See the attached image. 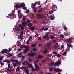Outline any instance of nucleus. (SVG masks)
I'll return each instance as SVG.
<instances>
[{
	"instance_id": "obj_49",
	"label": "nucleus",
	"mask_w": 74,
	"mask_h": 74,
	"mask_svg": "<svg viewBox=\"0 0 74 74\" xmlns=\"http://www.w3.org/2000/svg\"><path fill=\"white\" fill-rule=\"evenodd\" d=\"M21 30H23V29H24V27H23V26L21 27Z\"/></svg>"
},
{
	"instance_id": "obj_58",
	"label": "nucleus",
	"mask_w": 74,
	"mask_h": 74,
	"mask_svg": "<svg viewBox=\"0 0 74 74\" xmlns=\"http://www.w3.org/2000/svg\"><path fill=\"white\" fill-rule=\"evenodd\" d=\"M2 54H4V53H5V52L3 50L2 51Z\"/></svg>"
},
{
	"instance_id": "obj_53",
	"label": "nucleus",
	"mask_w": 74,
	"mask_h": 74,
	"mask_svg": "<svg viewBox=\"0 0 74 74\" xmlns=\"http://www.w3.org/2000/svg\"><path fill=\"white\" fill-rule=\"evenodd\" d=\"M53 54H54V55H57V52H52Z\"/></svg>"
},
{
	"instance_id": "obj_32",
	"label": "nucleus",
	"mask_w": 74,
	"mask_h": 74,
	"mask_svg": "<svg viewBox=\"0 0 74 74\" xmlns=\"http://www.w3.org/2000/svg\"><path fill=\"white\" fill-rule=\"evenodd\" d=\"M26 18L25 16H23L22 19V20L23 21H25L26 20Z\"/></svg>"
},
{
	"instance_id": "obj_7",
	"label": "nucleus",
	"mask_w": 74,
	"mask_h": 74,
	"mask_svg": "<svg viewBox=\"0 0 74 74\" xmlns=\"http://www.w3.org/2000/svg\"><path fill=\"white\" fill-rule=\"evenodd\" d=\"M53 10L54 11H56L57 10V6L56 5H53L52 6Z\"/></svg>"
},
{
	"instance_id": "obj_22",
	"label": "nucleus",
	"mask_w": 74,
	"mask_h": 74,
	"mask_svg": "<svg viewBox=\"0 0 74 74\" xmlns=\"http://www.w3.org/2000/svg\"><path fill=\"white\" fill-rule=\"evenodd\" d=\"M26 63L27 64V63H28V61H25L23 62H22V64L23 65H25V64Z\"/></svg>"
},
{
	"instance_id": "obj_34",
	"label": "nucleus",
	"mask_w": 74,
	"mask_h": 74,
	"mask_svg": "<svg viewBox=\"0 0 74 74\" xmlns=\"http://www.w3.org/2000/svg\"><path fill=\"white\" fill-rule=\"evenodd\" d=\"M30 29L32 31V30H34V27H31Z\"/></svg>"
},
{
	"instance_id": "obj_37",
	"label": "nucleus",
	"mask_w": 74,
	"mask_h": 74,
	"mask_svg": "<svg viewBox=\"0 0 74 74\" xmlns=\"http://www.w3.org/2000/svg\"><path fill=\"white\" fill-rule=\"evenodd\" d=\"M53 67H51L50 68V69L49 70V71H52L53 70Z\"/></svg>"
},
{
	"instance_id": "obj_17",
	"label": "nucleus",
	"mask_w": 74,
	"mask_h": 74,
	"mask_svg": "<svg viewBox=\"0 0 74 74\" xmlns=\"http://www.w3.org/2000/svg\"><path fill=\"white\" fill-rule=\"evenodd\" d=\"M22 4L25 5V6L23 5L22 7H23V10H27V8L26 7H25V6H26V5L23 3H22Z\"/></svg>"
},
{
	"instance_id": "obj_23",
	"label": "nucleus",
	"mask_w": 74,
	"mask_h": 74,
	"mask_svg": "<svg viewBox=\"0 0 74 74\" xmlns=\"http://www.w3.org/2000/svg\"><path fill=\"white\" fill-rule=\"evenodd\" d=\"M49 37H50L51 39H54V38H56V37L53 36L52 35H50Z\"/></svg>"
},
{
	"instance_id": "obj_50",
	"label": "nucleus",
	"mask_w": 74,
	"mask_h": 74,
	"mask_svg": "<svg viewBox=\"0 0 74 74\" xmlns=\"http://www.w3.org/2000/svg\"><path fill=\"white\" fill-rule=\"evenodd\" d=\"M67 52H64L63 53V55H64V56L65 55H66V53H67Z\"/></svg>"
},
{
	"instance_id": "obj_4",
	"label": "nucleus",
	"mask_w": 74,
	"mask_h": 74,
	"mask_svg": "<svg viewBox=\"0 0 74 74\" xmlns=\"http://www.w3.org/2000/svg\"><path fill=\"white\" fill-rule=\"evenodd\" d=\"M23 6H25V5L21 3L19 5L18 4H16L14 6V7H16V8L17 9V8H19L20 7H22Z\"/></svg>"
},
{
	"instance_id": "obj_36",
	"label": "nucleus",
	"mask_w": 74,
	"mask_h": 74,
	"mask_svg": "<svg viewBox=\"0 0 74 74\" xmlns=\"http://www.w3.org/2000/svg\"><path fill=\"white\" fill-rule=\"evenodd\" d=\"M53 12V10H51V11H49V13L50 14H52Z\"/></svg>"
},
{
	"instance_id": "obj_45",
	"label": "nucleus",
	"mask_w": 74,
	"mask_h": 74,
	"mask_svg": "<svg viewBox=\"0 0 74 74\" xmlns=\"http://www.w3.org/2000/svg\"><path fill=\"white\" fill-rule=\"evenodd\" d=\"M64 30H67V27L65 26H64Z\"/></svg>"
},
{
	"instance_id": "obj_63",
	"label": "nucleus",
	"mask_w": 74,
	"mask_h": 74,
	"mask_svg": "<svg viewBox=\"0 0 74 74\" xmlns=\"http://www.w3.org/2000/svg\"><path fill=\"white\" fill-rule=\"evenodd\" d=\"M56 40H53V43H55L56 42Z\"/></svg>"
},
{
	"instance_id": "obj_20",
	"label": "nucleus",
	"mask_w": 74,
	"mask_h": 74,
	"mask_svg": "<svg viewBox=\"0 0 74 74\" xmlns=\"http://www.w3.org/2000/svg\"><path fill=\"white\" fill-rule=\"evenodd\" d=\"M60 38L61 39H63V38H64V36L63 35L60 34Z\"/></svg>"
},
{
	"instance_id": "obj_12",
	"label": "nucleus",
	"mask_w": 74,
	"mask_h": 74,
	"mask_svg": "<svg viewBox=\"0 0 74 74\" xmlns=\"http://www.w3.org/2000/svg\"><path fill=\"white\" fill-rule=\"evenodd\" d=\"M35 70L36 71H38L39 69H40V68L38 67V66L37 65V64H35Z\"/></svg>"
},
{
	"instance_id": "obj_18",
	"label": "nucleus",
	"mask_w": 74,
	"mask_h": 74,
	"mask_svg": "<svg viewBox=\"0 0 74 74\" xmlns=\"http://www.w3.org/2000/svg\"><path fill=\"white\" fill-rule=\"evenodd\" d=\"M55 17L53 16L52 15H51L50 16V19L52 20H54V19H55Z\"/></svg>"
},
{
	"instance_id": "obj_11",
	"label": "nucleus",
	"mask_w": 74,
	"mask_h": 74,
	"mask_svg": "<svg viewBox=\"0 0 74 74\" xmlns=\"http://www.w3.org/2000/svg\"><path fill=\"white\" fill-rule=\"evenodd\" d=\"M46 35H44L43 37V38H45L46 40H49V37H48Z\"/></svg>"
},
{
	"instance_id": "obj_16",
	"label": "nucleus",
	"mask_w": 74,
	"mask_h": 74,
	"mask_svg": "<svg viewBox=\"0 0 74 74\" xmlns=\"http://www.w3.org/2000/svg\"><path fill=\"white\" fill-rule=\"evenodd\" d=\"M26 65H27L28 66H29L30 68H32L33 67V66H32V64H30L29 63H27L26 64Z\"/></svg>"
},
{
	"instance_id": "obj_51",
	"label": "nucleus",
	"mask_w": 74,
	"mask_h": 74,
	"mask_svg": "<svg viewBox=\"0 0 74 74\" xmlns=\"http://www.w3.org/2000/svg\"><path fill=\"white\" fill-rule=\"evenodd\" d=\"M12 55H13V54H10L9 55H8V57H11V56H12Z\"/></svg>"
},
{
	"instance_id": "obj_15",
	"label": "nucleus",
	"mask_w": 74,
	"mask_h": 74,
	"mask_svg": "<svg viewBox=\"0 0 74 74\" xmlns=\"http://www.w3.org/2000/svg\"><path fill=\"white\" fill-rule=\"evenodd\" d=\"M56 44H57V45H55L54 46V47L55 49H56V48H59V46L58 45V43H56Z\"/></svg>"
},
{
	"instance_id": "obj_61",
	"label": "nucleus",
	"mask_w": 74,
	"mask_h": 74,
	"mask_svg": "<svg viewBox=\"0 0 74 74\" xmlns=\"http://www.w3.org/2000/svg\"><path fill=\"white\" fill-rule=\"evenodd\" d=\"M37 50V49H36V48H34L33 49V51H36V50Z\"/></svg>"
},
{
	"instance_id": "obj_9",
	"label": "nucleus",
	"mask_w": 74,
	"mask_h": 74,
	"mask_svg": "<svg viewBox=\"0 0 74 74\" xmlns=\"http://www.w3.org/2000/svg\"><path fill=\"white\" fill-rule=\"evenodd\" d=\"M61 64V61H58L54 64V66H59Z\"/></svg>"
},
{
	"instance_id": "obj_46",
	"label": "nucleus",
	"mask_w": 74,
	"mask_h": 74,
	"mask_svg": "<svg viewBox=\"0 0 74 74\" xmlns=\"http://www.w3.org/2000/svg\"><path fill=\"white\" fill-rule=\"evenodd\" d=\"M27 22L28 23H30L31 22V21L29 19H28L27 21Z\"/></svg>"
},
{
	"instance_id": "obj_57",
	"label": "nucleus",
	"mask_w": 74,
	"mask_h": 74,
	"mask_svg": "<svg viewBox=\"0 0 74 74\" xmlns=\"http://www.w3.org/2000/svg\"><path fill=\"white\" fill-rule=\"evenodd\" d=\"M38 40H41V37H39L38 38Z\"/></svg>"
},
{
	"instance_id": "obj_28",
	"label": "nucleus",
	"mask_w": 74,
	"mask_h": 74,
	"mask_svg": "<svg viewBox=\"0 0 74 74\" xmlns=\"http://www.w3.org/2000/svg\"><path fill=\"white\" fill-rule=\"evenodd\" d=\"M15 29L16 31H17L18 32L19 31V28L18 27H16Z\"/></svg>"
},
{
	"instance_id": "obj_54",
	"label": "nucleus",
	"mask_w": 74,
	"mask_h": 74,
	"mask_svg": "<svg viewBox=\"0 0 74 74\" xmlns=\"http://www.w3.org/2000/svg\"><path fill=\"white\" fill-rule=\"evenodd\" d=\"M32 39V37H29V41H31Z\"/></svg>"
},
{
	"instance_id": "obj_47",
	"label": "nucleus",
	"mask_w": 74,
	"mask_h": 74,
	"mask_svg": "<svg viewBox=\"0 0 74 74\" xmlns=\"http://www.w3.org/2000/svg\"><path fill=\"white\" fill-rule=\"evenodd\" d=\"M33 60L32 59H31L30 57H29V58H28V60H29V62H32V60Z\"/></svg>"
},
{
	"instance_id": "obj_26",
	"label": "nucleus",
	"mask_w": 74,
	"mask_h": 74,
	"mask_svg": "<svg viewBox=\"0 0 74 74\" xmlns=\"http://www.w3.org/2000/svg\"><path fill=\"white\" fill-rule=\"evenodd\" d=\"M7 72L8 73V71H9V72H11L12 70H11V69L8 68H7Z\"/></svg>"
},
{
	"instance_id": "obj_27",
	"label": "nucleus",
	"mask_w": 74,
	"mask_h": 74,
	"mask_svg": "<svg viewBox=\"0 0 74 74\" xmlns=\"http://www.w3.org/2000/svg\"><path fill=\"white\" fill-rule=\"evenodd\" d=\"M36 46V44H32L31 45V47H34Z\"/></svg>"
},
{
	"instance_id": "obj_31",
	"label": "nucleus",
	"mask_w": 74,
	"mask_h": 74,
	"mask_svg": "<svg viewBox=\"0 0 74 74\" xmlns=\"http://www.w3.org/2000/svg\"><path fill=\"white\" fill-rule=\"evenodd\" d=\"M70 48H68L65 51V52H69L70 51Z\"/></svg>"
},
{
	"instance_id": "obj_13",
	"label": "nucleus",
	"mask_w": 74,
	"mask_h": 74,
	"mask_svg": "<svg viewBox=\"0 0 74 74\" xmlns=\"http://www.w3.org/2000/svg\"><path fill=\"white\" fill-rule=\"evenodd\" d=\"M3 62H7V63L10 64L11 63V61H9L8 60H4L3 61Z\"/></svg>"
},
{
	"instance_id": "obj_52",
	"label": "nucleus",
	"mask_w": 74,
	"mask_h": 74,
	"mask_svg": "<svg viewBox=\"0 0 74 74\" xmlns=\"http://www.w3.org/2000/svg\"><path fill=\"white\" fill-rule=\"evenodd\" d=\"M26 56L25 55V56H23L22 55V56H21V59H23V58H25V57Z\"/></svg>"
},
{
	"instance_id": "obj_64",
	"label": "nucleus",
	"mask_w": 74,
	"mask_h": 74,
	"mask_svg": "<svg viewBox=\"0 0 74 74\" xmlns=\"http://www.w3.org/2000/svg\"><path fill=\"white\" fill-rule=\"evenodd\" d=\"M48 30V28H46L44 29V30Z\"/></svg>"
},
{
	"instance_id": "obj_3",
	"label": "nucleus",
	"mask_w": 74,
	"mask_h": 74,
	"mask_svg": "<svg viewBox=\"0 0 74 74\" xmlns=\"http://www.w3.org/2000/svg\"><path fill=\"white\" fill-rule=\"evenodd\" d=\"M44 17V15L42 14H38L37 15V18L38 19H42Z\"/></svg>"
},
{
	"instance_id": "obj_5",
	"label": "nucleus",
	"mask_w": 74,
	"mask_h": 74,
	"mask_svg": "<svg viewBox=\"0 0 74 74\" xmlns=\"http://www.w3.org/2000/svg\"><path fill=\"white\" fill-rule=\"evenodd\" d=\"M37 4V2H35V3H34V4H33L32 5V6L33 7H34V8H33V10H34V12H37V10H36V9H37V8H35V6H36V4Z\"/></svg>"
},
{
	"instance_id": "obj_42",
	"label": "nucleus",
	"mask_w": 74,
	"mask_h": 74,
	"mask_svg": "<svg viewBox=\"0 0 74 74\" xmlns=\"http://www.w3.org/2000/svg\"><path fill=\"white\" fill-rule=\"evenodd\" d=\"M28 26H29V27H32V26H33V25H32V23H30L28 24Z\"/></svg>"
},
{
	"instance_id": "obj_62",
	"label": "nucleus",
	"mask_w": 74,
	"mask_h": 74,
	"mask_svg": "<svg viewBox=\"0 0 74 74\" xmlns=\"http://www.w3.org/2000/svg\"><path fill=\"white\" fill-rule=\"evenodd\" d=\"M15 60H11V62H15Z\"/></svg>"
},
{
	"instance_id": "obj_29",
	"label": "nucleus",
	"mask_w": 74,
	"mask_h": 74,
	"mask_svg": "<svg viewBox=\"0 0 74 74\" xmlns=\"http://www.w3.org/2000/svg\"><path fill=\"white\" fill-rule=\"evenodd\" d=\"M8 68H9V69H11L12 68V67L11 66V64H8Z\"/></svg>"
},
{
	"instance_id": "obj_2",
	"label": "nucleus",
	"mask_w": 74,
	"mask_h": 74,
	"mask_svg": "<svg viewBox=\"0 0 74 74\" xmlns=\"http://www.w3.org/2000/svg\"><path fill=\"white\" fill-rule=\"evenodd\" d=\"M15 11H13L12 12V14L10 13L8 14V15L9 16V18H11V19H13L14 18H16V15L15 14H14Z\"/></svg>"
},
{
	"instance_id": "obj_14",
	"label": "nucleus",
	"mask_w": 74,
	"mask_h": 74,
	"mask_svg": "<svg viewBox=\"0 0 74 74\" xmlns=\"http://www.w3.org/2000/svg\"><path fill=\"white\" fill-rule=\"evenodd\" d=\"M54 71H56V72L58 73V72H59V71H60V70L59 68H58L57 69H54Z\"/></svg>"
},
{
	"instance_id": "obj_10",
	"label": "nucleus",
	"mask_w": 74,
	"mask_h": 74,
	"mask_svg": "<svg viewBox=\"0 0 74 74\" xmlns=\"http://www.w3.org/2000/svg\"><path fill=\"white\" fill-rule=\"evenodd\" d=\"M28 69V67H25L24 68V70H25V72L27 74H29V71H28L26 69Z\"/></svg>"
},
{
	"instance_id": "obj_38",
	"label": "nucleus",
	"mask_w": 74,
	"mask_h": 74,
	"mask_svg": "<svg viewBox=\"0 0 74 74\" xmlns=\"http://www.w3.org/2000/svg\"><path fill=\"white\" fill-rule=\"evenodd\" d=\"M54 62H52L51 63L49 64L50 66H52L54 64Z\"/></svg>"
},
{
	"instance_id": "obj_41",
	"label": "nucleus",
	"mask_w": 74,
	"mask_h": 74,
	"mask_svg": "<svg viewBox=\"0 0 74 74\" xmlns=\"http://www.w3.org/2000/svg\"><path fill=\"white\" fill-rule=\"evenodd\" d=\"M67 46L68 47H69V48H70L71 47V44H67Z\"/></svg>"
},
{
	"instance_id": "obj_59",
	"label": "nucleus",
	"mask_w": 74,
	"mask_h": 74,
	"mask_svg": "<svg viewBox=\"0 0 74 74\" xmlns=\"http://www.w3.org/2000/svg\"><path fill=\"white\" fill-rule=\"evenodd\" d=\"M2 54H4V53H5V52L3 50L2 51Z\"/></svg>"
},
{
	"instance_id": "obj_21",
	"label": "nucleus",
	"mask_w": 74,
	"mask_h": 74,
	"mask_svg": "<svg viewBox=\"0 0 74 74\" xmlns=\"http://www.w3.org/2000/svg\"><path fill=\"white\" fill-rule=\"evenodd\" d=\"M43 52L44 54H46L48 53V51H47V49H45L44 51H43Z\"/></svg>"
},
{
	"instance_id": "obj_44",
	"label": "nucleus",
	"mask_w": 74,
	"mask_h": 74,
	"mask_svg": "<svg viewBox=\"0 0 74 74\" xmlns=\"http://www.w3.org/2000/svg\"><path fill=\"white\" fill-rule=\"evenodd\" d=\"M16 63H14L13 64V67H16Z\"/></svg>"
},
{
	"instance_id": "obj_56",
	"label": "nucleus",
	"mask_w": 74,
	"mask_h": 74,
	"mask_svg": "<svg viewBox=\"0 0 74 74\" xmlns=\"http://www.w3.org/2000/svg\"><path fill=\"white\" fill-rule=\"evenodd\" d=\"M20 34H21V36L23 35V31H22L21 32Z\"/></svg>"
},
{
	"instance_id": "obj_25",
	"label": "nucleus",
	"mask_w": 74,
	"mask_h": 74,
	"mask_svg": "<svg viewBox=\"0 0 74 74\" xmlns=\"http://www.w3.org/2000/svg\"><path fill=\"white\" fill-rule=\"evenodd\" d=\"M22 24L24 26V27H25L26 26V25H25L26 24V21H24L22 22Z\"/></svg>"
},
{
	"instance_id": "obj_24",
	"label": "nucleus",
	"mask_w": 74,
	"mask_h": 74,
	"mask_svg": "<svg viewBox=\"0 0 74 74\" xmlns=\"http://www.w3.org/2000/svg\"><path fill=\"white\" fill-rule=\"evenodd\" d=\"M43 58V56L42 55H39L38 57V58L39 59H41Z\"/></svg>"
},
{
	"instance_id": "obj_43",
	"label": "nucleus",
	"mask_w": 74,
	"mask_h": 74,
	"mask_svg": "<svg viewBox=\"0 0 74 74\" xmlns=\"http://www.w3.org/2000/svg\"><path fill=\"white\" fill-rule=\"evenodd\" d=\"M42 11V9H39V10L38 11V12H41Z\"/></svg>"
},
{
	"instance_id": "obj_8",
	"label": "nucleus",
	"mask_w": 74,
	"mask_h": 74,
	"mask_svg": "<svg viewBox=\"0 0 74 74\" xmlns=\"http://www.w3.org/2000/svg\"><path fill=\"white\" fill-rule=\"evenodd\" d=\"M27 55L28 56H33L36 55V54L34 53H29Z\"/></svg>"
},
{
	"instance_id": "obj_1",
	"label": "nucleus",
	"mask_w": 74,
	"mask_h": 74,
	"mask_svg": "<svg viewBox=\"0 0 74 74\" xmlns=\"http://www.w3.org/2000/svg\"><path fill=\"white\" fill-rule=\"evenodd\" d=\"M20 47L21 48H25L23 52V53L24 54H26L28 52V51L29 50V49H30V48H29V46H27L24 45L21 46Z\"/></svg>"
},
{
	"instance_id": "obj_33",
	"label": "nucleus",
	"mask_w": 74,
	"mask_h": 74,
	"mask_svg": "<svg viewBox=\"0 0 74 74\" xmlns=\"http://www.w3.org/2000/svg\"><path fill=\"white\" fill-rule=\"evenodd\" d=\"M19 70H20V68H19V67H18L16 69V71H19Z\"/></svg>"
},
{
	"instance_id": "obj_55",
	"label": "nucleus",
	"mask_w": 74,
	"mask_h": 74,
	"mask_svg": "<svg viewBox=\"0 0 74 74\" xmlns=\"http://www.w3.org/2000/svg\"><path fill=\"white\" fill-rule=\"evenodd\" d=\"M14 62H16V64H17V63H18V60H14Z\"/></svg>"
},
{
	"instance_id": "obj_39",
	"label": "nucleus",
	"mask_w": 74,
	"mask_h": 74,
	"mask_svg": "<svg viewBox=\"0 0 74 74\" xmlns=\"http://www.w3.org/2000/svg\"><path fill=\"white\" fill-rule=\"evenodd\" d=\"M32 71H36L35 69H34L33 67H32Z\"/></svg>"
},
{
	"instance_id": "obj_35",
	"label": "nucleus",
	"mask_w": 74,
	"mask_h": 74,
	"mask_svg": "<svg viewBox=\"0 0 74 74\" xmlns=\"http://www.w3.org/2000/svg\"><path fill=\"white\" fill-rule=\"evenodd\" d=\"M49 35V32H47L45 33V35L47 36H48V35Z\"/></svg>"
},
{
	"instance_id": "obj_30",
	"label": "nucleus",
	"mask_w": 74,
	"mask_h": 74,
	"mask_svg": "<svg viewBox=\"0 0 74 74\" xmlns=\"http://www.w3.org/2000/svg\"><path fill=\"white\" fill-rule=\"evenodd\" d=\"M56 56L58 58H59L60 57H61V56H62V55L60 54H57Z\"/></svg>"
},
{
	"instance_id": "obj_40",
	"label": "nucleus",
	"mask_w": 74,
	"mask_h": 74,
	"mask_svg": "<svg viewBox=\"0 0 74 74\" xmlns=\"http://www.w3.org/2000/svg\"><path fill=\"white\" fill-rule=\"evenodd\" d=\"M38 62V59H37V60L35 62H34V64L35 65V64H36V63H37V62Z\"/></svg>"
},
{
	"instance_id": "obj_6",
	"label": "nucleus",
	"mask_w": 74,
	"mask_h": 74,
	"mask_svg": "<svg viewBox=\"0 0 74 74\" xmlns=\"http://www.w3.org/2000/svg\"><path fill=\"white\" fill-rule=\"evenodd\" d=\"M73 39V38L71 37L67 39V41L68 44H70L72 42V40Z\"/></svg>"
},
{
	"instance_id": "obj_48",
	"label": "nucleus",
	"mask_w": 74,
	"mask_h": 74,
	"mask_svg": "<svg viewBox=\"0 0 74 74\" xmlns=\"http://www.w3.org/2000/svg\"><path fill=\"white\" fill-rule=\"evenodd\" d=\"M3 50L4 51L5 53L7 52H8V51H7V49H3Z\"/></svg>"
},
{
	"instance_id": "obj_19",
	"label": "nucleus",
	"mask_w": 74,
	"mask_h": 74,
	"mask_svg": "<svg viewBox=\"0 0 74 74\" xmlns=\"http://www.w3.org/2000/svg\"><path fill=\"white\" fill-rule=\"evenodd\" d=\"M70 31H69V32H67V33H66L65 32H64V34L66 36H68V34H70Z\"/></svg>"
},
{
	"instance_id": "obj_60",
	"label": "nucleus",
	"mask_w": 74,
	"mask_h": 74,
	"mask_svg": "<svg viewBox=\"0 0 74 74\" xmlns=\"http://www.w3.org/2000/svg\"><path fill=\"white\" fill-rule=\"evenodd\" d=\"M47 60L48 61H51V59H49V58H48L47 59Z\"/></svg>"
}]
</instances>
